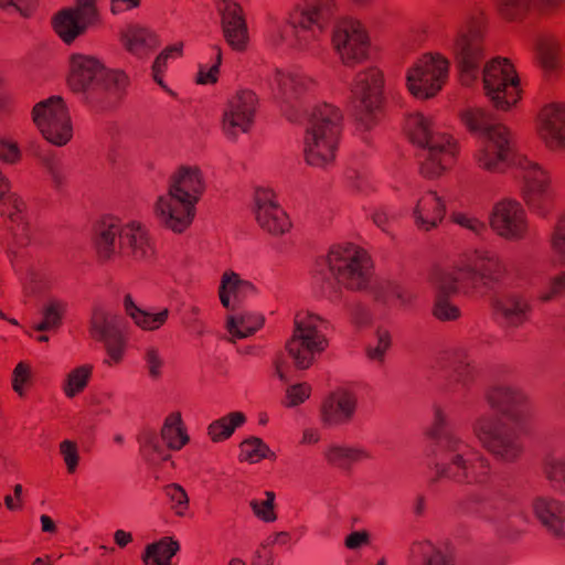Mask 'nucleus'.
<instances>
[{"label": "nucleus", "instance_id": "25", "mask_svg": "<svg viewBox=\"0 0 565 565\" xmlns=\"http://www.w3.org/2000/svg\"><path fill=\"white\" fill-rule=\"evenodd\" d=\"M490 225L502 237L508 239L522 238L527 228L525 210L518 201L502 200L493 206Z\"/></svg>", "mask_w": 565, "mask_h": 565}, {"label": "nucleus", "instance_id": "47", "mask_svg": "<svg viewBox=\"0 0 565 565\" xmlns=\"http://www.w3.org/2000/svg\"><path fill=\"white\" fill-rule=\"evenodd\" d=\"M34 371L29 361H20L13 369L11 374L12 391L20 397L24 398L28 390L33 385Z\"/></svg>", "mask_w": 565, "mask_h": 565}, {"label": "nucleus", "instance_id": "41", "mask_svg": "<svg viewBox=\"0 0 565 565\" xmlns=\"http://www.w3.org/2000/svg\"><path fill=\"white\" fill-rule=\"evenodd\" d=\"M179 543L172 537H162L147 545L142 555L145 565H170L172 557L179 551Z\"/></svg>", "mask_w": 565, "mask_h": 565}, {"label": "nucleus", "instance_id": "2", "mask_svg": "<svg viewBox=\"0 0 565 565\" xmlns=\"http://www.w3.org/2000/svg\"><path fill=\"white\" fill-rule=\"evenodd\" d=\"M462 119L470 131L479 136L477 161L491 171L515 166L522 180V194L529 207L541 216L550 212L552 190L547 172L525 157H513L508 129L481 108H468Z\"/></svg>", "mask_w": 565, "mask_h": 565}, {"label": "nucleus", "instance_id": "8", "mask_svg": "<svg viewBox=\"0 0 565 565\" xmlns=\"http://www.w3.org/2000/svg\"><path fill=\"white\" fill-rule=\"evenodd\" d=\"M406 129L411 141L419 149L417 157L425 177H437L448 168L456 149L449 136L437 131L430 119L420 114L407 119Z\"/></svg>", "mask_w": 565, "mask_h": 565}, {"label": "nucleus", "instance_id": "40", "mask_svg": "<svg viewBox=\"0 0 565 565\" xmlns=\"http://www.w3.org/2000/svg\"><path fill=\"white\" fill-rule=\"evenodd\" d=\"M369 290L374 299L382 303L397 301L401 306H406L413 300L412 292L395 280H381Z\"/></svg>", "mask_w": 565, "mask_h": 565}, {"label": "nucleus", "instance_id": "58", "mask_svg": "<svg viewBox=\"0 0 565 565\" xmlns=\"http://www.w3.org/2000/svg\"><path fill=\"white\" fill-rule=\"evenodd\" d=\"M454 222L478 237H483L484 234L489 233L483 222L467 213L454 214Z\"/></svg>", "mask_w": 565, "mask_h": 565}, {"label": "nucleus", "instance_id": "14", "mask_svg": "<svg viewBox=\"0 0 565 565\" xmlns=\"http://www.w3.org/2000/svg\"><path fill=\"white\" fill-rule=\"evenodd\" d=\"M94 239L97 247H151L156 245L150 231L140 222L120 223L114 216H104L95 223Z\"/></svg>", "mask_w": 565, "mask_h": 565}, {"label": "nucleus", "instance_id": "57", "mask_svg": "<svg viewBox=\"0 0 565 565\" xmlns=\"http://www.w3.org/2000/svg\"><path fill=\"white\" fill-rule=\"evenodd\" d=\"M164 492L175 513L183 515L189 507V497L185 490L180 484L171 483L164 488Z\"/></svg>", "mask_w": 565, "mask_h": 565}, {"label": "nucleus", "instance_id": "10", "mask_svg": "<svg viewBox=\"0 0 565 565\" xmlns=\"http://www.w3.org/2000/svg\"><path fill=\"white\" fill-rule=\"evenodd\" d=\"M471 430L480 446L500 462H516L524 452L521 436L494 414H479L471 424Z\"/></svg>", "mask_w": 565, "mask_h": 565}, {"label": "nucleus", "instance_id": "28", "mask_svg": "<svg viewBox=\"0 0 565 565\" xmlns=\"http://www.w3.org/2000/svg\"><path fill=\"white\" fill-rule=\"evenodd\" d=\"M217 10L225 41L233 50L243 51L247 45L248 33L239 6L235 0H220Z\"/></svg>", "mask_w": 565, "mask_h": 565}, {"label": "nucleus", "instance_id": "36", "mask_svg": "<svg viewBox=\"0 0 565 565\" xmlns=\"http://www.w3.org/2000/svg\"><path fill=\"white\" fill-rule=\"evenodd\" d=\"M408 562L409 565H455L441 548L428 540L412 543Z\"/></svg>", "mask_w": 565, "mask_h": 565}, {"label": "nucleus", "instance_id": "20", "mask_svg": "<svg viewBox=\"0 0 565 565\" xmlns=\"http://www.w3.org/2000/svg\"><path fill=\"white\" fill-rule=\"evenodd\" d=\"M429 280L436 289L433 316L443 322L458 320L461 311L449 298L459 294L463 295V286L459 277L450 269L436 267L433 269Z\"/></svg>", "mask_w": 565, "mask_h": 565}, {"label": "nucleus", "instance_id": "16", "mask_svg": "<svg viewBox=\"0 0 565 565\" xmlns=\"http://www.w3.org/2000/svg\"><path fill=\"white\" fill-rule=\"evenodd\" d=\"M449 62L440 54H426L407 71L409 92L417 98L436 95L448 77Z\"/></svg>", "mask_w": 565, "mask_h": 565}, {"label": "nucleus", "instance_id": "13", "mask_svg": "<svg viewBox=\"0 0 565 565\" xmlns=\"http://www.w3.org/2000/svg\"><path fill=\"white\" fill-rule=\"evenodd\" d=\"M382 89L383 77L377 68L369 66L355 75L351 87L353 115L365 129L371 128L377 118Z\"/></svg>", "mask_w": 565, "mask_h": 565}, {"label": "nucleus", "instance_id": "34", "mask_svg": "<svg viewBox=\"0 0 565 565\" xmlns=\"http://www.w3.org/2000/svg\"><path fill=\"white\" fill-rule=\"evenodd\" d=\"M265 319L263 315L255 311H237L227 316L226 330L230 340L235 342L256 333L263 326Z\"/></svg>", "mask_w": 565, "mask_h": 565}, {"label": "nucleus", "instance_id": "30", "mask_svg": "<svg viewBox=\"0 0 565 565\" xmlns=\"http://www.w3.org/2000/svg\"><path fill=\"white\" fill-rule=\"evenodd\" d=\"M322 455L328 465L344 470L372 459V454L366 448L344 443H331L324 448Z\"/></svg>", "mask_w": 565, "mask_h": 565}, {"label": "nucleus", "instance_id": "48", "mask_svg": "<svg viewBox=\"0 0 565 565\" xmlns=\"http://www.w3.org/2000/svg\"><path fill=\"white\" fill-rule=\"evenodd\" d=\"M488 508L490 512L484 514L486 518L492 521H503L513 514L515 500L510 493L500 491L490 499Z\"/></svg>", "mask_w": 565, "mask_h": 565}, {"label": "nucleus", "instance_id": "50", "mask_svg": "<svg viewBox=\"0 0 565 565\" xmlns=\"http://www.w3.org/2000/svg\"><path fill=\"white\" fill-rule=\"evenodd\" d=\"M275 498L276 495L273 491H266L264 498L250 500L249 507L258 520L265 523H273L277 520Z\"/></svg>", "mask_w": 565, "mask_h": 565}, {"label": "nucleus", "instance_id": "32", "mask_svg": "<svg viewBox=\"0 0 565 565\" xmlns=\"http://www.w3.org/2000/svg\"><path fill=\"white\" fill-rule=\"evenodd\" d=\"M121 41L134 56L146 58L159 44L157 35L149 29L131 24L121 33Z\"/></svg>", "mask_w": 565, "mask_h": 565}, {"label": "nucleus", "instance_id": "21", "mask_svg": "<svg viewBox=\"0 0 565 565\" xmlns=\"http://www.w3.org/2000/svg\"><path fill=\"white\" fill-rule=\"evenodd\" d=\"M252 212L259 227L270 235H282L291 227L288 214L270 189L259 188L255 191Z\"/></svg>", "mask_w": 565, "mask_h": 565}, {"label": "nucleus", "instance_id": "11", "mask_svg": "<svg viewBox=\"0 0 565 565\" xmlns=\"http://www.w3.org/2000/svg\"><path fill=\"white\" fill-rule=\"evenodd\" d=\"M127 84V77L118 71L105 68L93 56L73 54L70 61V88L78 94L102 88L114 96H119Z\"/></svg>", "mask_w": 565, "mask_h": 565}, {"label": "nucleus", "instance_id": "52", "mask_svg": "<svg viewBox=\"0 0 565 565\" xmlns=\"http://www.w3.org/2000/svg\"><path fill=\"white\" fill-rule=\"evenodd\" d=\"M58 454L68 475H74L81 462L79 448L76 441L64 439L58 444Z\"/></svg>", "mask_w": 565, "mask_h": 565}, {"label": "nucleus", "instance_id": "61", "mask_svg": "<svg viewBox=\"0 0 565 565\" xmlns=\"http://www.w3.org/2000/svg\"><path fill=\"white\" fill-rule=\"evenodd\" d=\"M310 393L311 387L307 383L291 385L287 388L285 405L288 407H294L302 404L307 398H309Z\"/></svg>", "mask_w": 565, "mask_h": 565}, {"label": "nucleus", "instance_id": "29", "mask_svg": "<svg viewBox=\"0 0 565 565\" xmlns=\"http://www.w3.org/2000/svg\"><path fill=\"white\" fill-rule=\"evenodd\" d=\"M532 511L537 521L554 537L565 536V503L552 497H536Z\"/></svg>", "mask_w": 565, "mask_h": 565}, {"label": "nucleus", "instance_id": "6", "mask_svg": "<svg viewBox=\"0 0 565 565\" xmlns=\"http://www.w3.org/2000/svg\"><path fill=\"white\" fill-rule=\"evenodd\" d=\"M204 189V178L198 167H180L170 178L168 193L157 201L160 221L173 232L184 231L194 218L195 205Z\"/></svg>", "mask_w": 565, "mask_h": 565}, {"label": "nucleus", "instance_id": "54", "mask_svg": "<svg viewBox=\"0 0 565 565\" xmlns=\"http://www.w3.org/2000/svg\"><path fill=\"white\" fill-rule=\"evenodd\" d=\"M40 160L54 185L61 186L67 174V169L63 162L54 154H44Z\"/></svg>", "mask_w": 565, "mask_h": 565}, {"label": "nucleus", "instance_id": "45", "mask_svg": "<svg viewBox=\"0 0 565 565\" xmlns=\"http://www.w3.org/2000/svg\"><path fill=\"white\" fill-rule=\"evenodd\" d=\"M263 459H276V455L270 450L258 437H249L243 440L239 445V460L256 463Z\"/></svg>", "mask_w": 565, "mask_h": 565}, {"label": "nucleus", "instance_id": "1", "mask_svg": "<svg viewBox=\"0 0 565 565\" xmlns=\"http://www.w3.org/2000/svg\"><path fill=\"white\" fill-rule=\"evenodd\" d=\"M269 85L289 120L306 128L303 151L307 163L329 167L334 161L341 131L340 110L315 102L318 84L301 70H276Z\"/></svg>", "mask_w": 565, "mask_h": 565}, {"label": "nucleus", "instance_id": "4", "mask_svg": "<svg viewBox=\"0 0 565 565\" xmlns=\"http://www.w3.org/2000/svg\"><path fill=\"white\" fill-rule=\"evenodd\" d=\"M427 436L436 480L479 486L489 479L490 460L468 438L449 429V416L440 406L434 407Z\"/></svg>", "mask_w": 565, "mask_h": 565}, {"label": "nucleus", "instance_id": "56", "mask_svg": "<svg viewBox=\"0 0 565 565\" xmlns=\"http://www.w3.org/2000/svg\"><path fill=\"white\" fill-rule=\"evenodd\" d=\"M8 122L0 117V158L7 162H15L20 158V150L15 142L7 138Z\"/></svg>", "mask_w": 565, "mask_h": 565}, {"label": "nucleus", "instance_id": "62", "mask_svg": "<svg viewBox=\"0 0 565 565\" xmlns=\"http://www.w3.org/2000/svg\"><path fill=\"white\" fill-rule=\"evenodd\" d=\"M271 544H267V539H265L259 546L256 548L252 564L253 565H274L275 563V554Z\"/></svg>", "mask_w": 565, "mask_h": 565}, {"label": "nucleus", "instance_id": "64", "mask_svg": "<svg viewBox=\"0 0 565 565\" xmlns=\"http://www.w3.org/2000/svg\"><path fill=\"white\" fill-rule=\"evenodd\" d=\"M371 544V534L366 530L351 532L344 541L348 550L356 551Z\"/></svg>", "mask_w": 565, "mask_h": 565}, {"label": "nucleus", "instance_id": "55", "mask_svg": "<svg viewBox=\"0 0 565 565\" xmlns=\"http://www.w3.org/2000/svg\"><path fill=\"white\" fill-rule=\"evenodd\" d=\"M0 202L3 204H8V213L12 222L22 221L21 207L22 203L19 201L17 196L9 192V182L7 179L0 173Z\"/></svg>", "mask_w": 565, "mask_h": 565}, {"label": "nucleus", "instance_id": "26", "mask_svg": "<svg viewBox=\"0 0 565 565\" xmlns=\"http://www.w3.org/2000/svg\"><path fill=\"white\" fill-rule=\"evenodd\" d=\"M537 132L552 150H565V104L552 102L540 111Z\"/></svg>", "mask_w": 565, "mask_h": 565}, {"label": "nucleus", "instance_id": "24", "mask_svg": "<svg viewBox=\"0 0 565 565\" xmlns=\"http://www.w3.org/2000/svg\"><path fill=\"white\" fill-rule=\"evenodd\" d=\"M358 411L356 394L344 387L329 393L319 407V418L326 427H339L350 424Z\"/></svg>", "mask_w": 565, "mask_h": 565}, {"label": "nucleus", "instance_id": "18", "mask_svg": "<svg viewBox=\"0 0 565 565\" xmlns=\"http://www.w3.org/2000/svg\"><path fill=\"white\" fill-rule=\"evenodd\" d=\"M332 42L342 63L348 66L360 64L367 57L369 38L359 21L344 20L338 23Z\"/></svg>", "mask_w": 565, "mask_h": 565}, {"label": "nucleus", "instance_id": "7", "mask_svg": "<svg viewBox=\"0 0 565 565\" xmlns=\"http://www.w3.org/2000/svg\"><path fill=\"white\" fill-rule=\"evenodd\" d=\"M359 6H367L372 0H353ZM337 0H307L299 12L296 23L274 20L268 29V41L271 45L286 44L299 49L307 47L311 39H316L326 23L334 15Z\"/></svg>", "mask_w": 565, "mask_h": 565}, {"label": "nucleus", "instance_id": "37", "mask_svg": "<svg viewBox=\"0 0 565 565\" xmlns=\"http://www.w3.org/2000/svg\"><path fill=\"white\" fill-rule=\"evenodd\" d=\"M124 308L126 313L134 320L135 324L146 331L158 330L167 322L169 317L168 309H162L156 313L140 309L134 302L130 295L125 296Z\"/></svg>", "mask_w": 565, "mask_h": 565}, {"label": "nucleus", "instance_id": "38", "mask_svg": "<svg viewBox=\"0 0 565 565\" xmlns=\"http://www.w3.org/2000/svg\"><path fill=\"white\" fill-rule=\"evenodd\" d=\"M246 423L243 412H231L207 426V436L213 443H222L232 437L234 431Z\"/></svg>", "mask_w": 565, "mask_h": 565}, {"label": "nucleus", "instance_id": "60", "mask_svg": "<svg viewBox=\"0 0 565 565\" xmlns=\"http://www.w3.org/2000/svg\"><path fill=\"white\" fill-rule=\"evenodd\" d=\"M399 217L401 213L397 210L387 206L379 207L372 214L374 224L385 232H387Z\"/></svg>", "mask_w": 565, "mask_h": 565}, {"label": "nucleus", "instance_id": "42", "mask_svg": "<svg viewBox=\"0 0 565 565\" xmlns=\"http://www.w3.org/2000/svg\"><path fill=\"white\" fill-rule=\"evenodd\" d=\"M562 1L563 0H497L502 13L509 18H514L530 9L548 12L557 8Z\"/></svg>", "mask_w": 565, "mask_h": 565}, {"label": "nucleus", "instance_id": "53", "mask_svg": "<svg viewBox=\"0 0 565 565\" xmlns=\"http://www.w3.org/2000/svg\"><path fill=\"white\" fill-rule=\"evenodd\" d=\"M565 297V271L550 278L546 287L539 294V300L547 303Z\"/></svg>", "mask_w": 565, "mask_h": 565}, {"label": "nucleus", "instance_id": "51", "mask_svg": "<svg viewBox=\"0 0 565 565\" xmlns=\"http://www.w3.org/2000/svg\"><path fill=\"white\" fill-rule=\"evenodd\" d=\"M543 473L551 482L565 488V452L546 456L543 461Z\"/></svg>", "mask_w": 565, "mask_h": 565}, {"label": "nucleus", "instance_id": "35", "mask_svg": "<svg viewBox=\"0 0 565 565\" xmlns=\"http://www.w3.org/2000/svg\"><path fill=\"white\" fill-rule=\"evenodd\" d=\"M160 437L167 448L172 451H179L190 443V436L181 412L173 411L164 417Z\"/></svg>", "mask_w": 565, "mask_h": 565}, {"label": "nucleus", "instance_id": "12", "mask_svg": "<svg viewBox=\"0 0 565 565\" xmlns=\"http://www.w3.org/2000/svg\"><path fill=\"white\" fill-rule=\"evenodd\" d=\"M451 271L462 282L463 295L471 296L479 292L481 287L502 282L507 265L493 254L476 249L471 257L460 260Z\"/></svg>", "mask_w": 565, "mask_h": 565}, {"label": "nucleus", "instance_id": "9", "mask_svg": "<svg viewBox=\"0 0 565 565\" xmlns=\"http://www.w3.org/2000/svg\"><path fill=\"white\" fill-rule=\"evenodd\" d=\"M330 322L311 311H299L295 316V330L286 344L288 355L296 367L308 369L315 358L329 345L327 331Z\"/></svg>", "mask_w": 565, "mask_h": 565}, {"label": "nucleus", "instance_id": "33", "mask_svg": "<svg viewBox=\"0 0 565 565\" xmlns=\"http://www.w3.org/2000/svg\"><path fill=\"white\" fill-rule=\"evenodd\" d=\"M253 291L250 282L241 279L233 271H225L221 279L218 297L224 308L234 310Z\"/></svg>", "mask_w": 565, "mask_h": 565}, {"label": "nucleus", "instance_id": "5", "mask_svg": "<svg viewBox=\"0 0 565 565\" xmlns=\"http://www.w3.org/2000/svg\"><path fill=\"white\" fill-rule=\"evenodd\" d=\"M374 263L366 249H329L316 264L315 280L321 295L331 302L340 301L344 287L351 291L371 288Z\"/></svg>", "mask_w": 565, "mask_h": 565}, {"label": "nucleus", "instance_id": "17", "mask_svg": "<svg viewBox=\"0 0 565 565\" xmlns=\"http://www.w3.org/2000/svg\"><path fill=\"white\" fill-rule=\"evenodd\" d=\"M89 334L104 343L106 359L104 364L115 366L122 362L126 352V339L121 331L119 316L103 308H94L89 321Z\"/></svg>", "mask_w": 565, "mask_h": 565}, {"label": "nucleus", "instance_id": "19", "mask_svg": "<svg viewBox=\"0 0 565 565\" xmlns=\"http://www.w3.org/2000/svg\"><path fill=\"white\" fill-rule=\"evenodd\" d=\"M98 18L96 0H76L74 7L60 10L52 19L54 31L65 42L72 43L84 34Z\"/></svg>", "mask_w": 565, "mask_h": 565}, {"label": "nucleus", "instance_id": "59", "mask_svg": "<svg viewBox=\"0 0 565 565\" xmlns=\"http://www.w3.org/2000/svg\"><path fill=\"white\" fill-rule=\"evenodd\" d=\"M145 363L148 371V375L152 380H158L162 375L164 365L163 358L160 351L154 347H149L145 351Z\"/></svg>", "mask_w": 565, "mask_h": 565}, {"label": "nucleus", "instance_id": "27", "mask_svg": "<svg viewBox=\"0 0 565 565\" xmlns=\"http://www.w3.org/2000/svg\"><path fill=\"white\" fill-rule=\"evenodd\" d=\"M494 319L504 328H520L530 320L532 305L521 294L507 292L494 298L493 303Z\"/></svg>", "mask_w": 565, "mask_h": 565}, {"label": "nucleus", "instance_id": "46", "mask_svg": "<svg viewBox=\"0 0 565 565\" xmlns=\"http://www.w3.org/2000/svg\"><path fill=\"white\" fill-rule=\"evenodd\" d=\"M65 311V303L60 300H50L42 310V319L34 324L33 329L39 332L55 331L62 324V318Z\"/></svg>", "mask_w": 565, "mask_h": 565}, {"label": "nucleus", "instance_id": "15", "mask_svg": "<svg viewBox=\"0 0 565 565\" xmlns=\"http://www.w3.org/2000/svg\"><path fill=\"white\" fill-rule=\"evenodd\" d=\"M32 119L42 136L57 147L65 146L73 137L71 116L60 96H51L35 104Z\"/></svg>", "mask_w": 565, "mask_h": 565}, {"label": "nucleus", "instance_id": "22", "mask_svg": "<svg viewBox=\"0 0 565 565\" xmlns=\"http://www.w3.org/2000/svg\"><path fill=\"white\" fill-rule=\"evenodd\" d=\"M257 97L250 90L237 92L227 103L222 129L227 138L235 140L239 134L247 132L254 121Z\"/></svg>", "mask_w": 565, "mask_h": 565}, {"label": "nucleus", "instance_id": "49", "mask_svg": "<svg viewBox=\"0 0 565 565\" xmlns=\"http://www.w3.org/2000/svg\"><path fill=\"white\" fill-rule=\"evenodd\" d=\"M392 345V335L386 329H377L373 342H370L365 349L369 360L382 364L386 352Z\"/></svg>", "mask_w": 565, "mask_h": 565}, {"label": "nucleus", "instance_id": "43", "mask_svg": "<svg viewBox=\"0 0 565 565\" xmlns=\"http://www.w3.org/2000/svg\"><path fill=\"white\" fill-rule=\"evenodd\" d=\"M536 58L546 72L555 71L559 65V51L557 41L551 35H543L535 40Z\"/></svg>", "mask_w": 565, "mask_h": 565}, {"label": "nucleus", "instance_id": "44", "mask_svg": "<svg viewBox=\"0 0 565 565\" xmlns=\"http://www.w3.org/2000/svg\"><path fill=\"white\" fill-rule=\"evenodd\" d=\"M452 380L461 385H469L475 379V366L468 352L463 348H458L451 356Z\"/></svg>", "mask_w": 565, "mask_h": 565}, {"label": "nucleus", "instance_id": "31", "mask_svg": "<svg viewBox=\"0 0 565 565\" xmlns=\"http://www.w3.org/2000/svg\"><path fill=\"white\" fill-rule=\"evenodd\" d=\"M445 216V204L435 192H427L418 201L413 211L416 226L420 231L435 228Z\"/></svg>", "mask_w": 565, "mask_h": 565}, {"label": "nucleus", "instance_id": "23", "mask_svg": "<svg viewBox=\"0 0 565 565\" xmlns=\"http://www.w3.org/2000/svg\"><path fill=\"white\" fill-rule=\"evenodd\" d=\"M484 399L491 409L511 420H519L529 405L527 394L508 382L491 384L484 393Z\"/></svg>", "mask_w": 565, "mask_h": 565}, {"label": "nucleus", "instance_id": "3", "mask_svg": "<svg viewBox=\"0 0 565 565\" xmlns=\"http://www.w3.org/2000/svg\"><path fill=\"white\" fill-rule=\"evenodd\" d=\"M445 45L455 55L461 81L471 85L481 81L486 96L499 110H508L520 98L519 78L513 65L503 57L486 61L480 26L469 22L447 35Z\"/></svg>", "mask_w": 565, "mask_h": 565}, {"label": "nucleus", "instance_id": "63", "mask_svg": "<svg viewBox=\"0 0 565 565\" xmlns=\"http://www.w3.org/2000/svg\"><path fill=\"white\" fill-rule=\"evenodd\" d=\"M552 247H565V212H558L551 231Z\"/></svg>", "mask_w": 565, "mask_h": 565}, {"label": "nucleus", "instance_id": "39", "mask_svg": "<svg viewBox=\"0 0 565 565\" xmlns=\"http://www.w3.org/2000/svg\"><path fill=\"white\" fill-rule=\"evenodd\" d=\"M93 364L85 363L70 370L62 383L61 388L67 398H74L82 394L93 377Z\"/></svg>", "mask_w": 565, "mask_h": 565}]
</instances>
